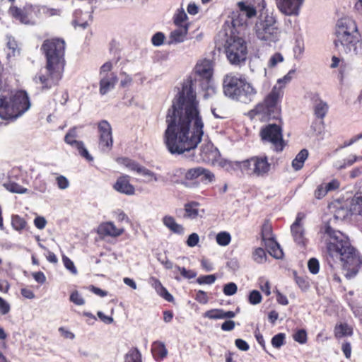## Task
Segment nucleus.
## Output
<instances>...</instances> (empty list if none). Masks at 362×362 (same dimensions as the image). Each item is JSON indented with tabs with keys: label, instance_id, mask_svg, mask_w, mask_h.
I'll return each instance as SVG.
<instances>
[{
	"label": "nucleus",
	"instance_id": "f3484780",
	"mask_svg": "<svg viewBox=\"0 0 362 362\" xmlns=\"http://www.w3.org/2000/svg\"><path fill=\"white\" fill-rule=\"evenodd\" d=\"M112 187L115 191L123 194L130 196L135 194V187L131 183V177L128 175L122 174L119 176Z\"/></svg>",
	"mask_w": 362,
	"mask_h": 362
},
{
	"label": "nucleus",
	"instance_id": "4c0bfd02",
	"mask_svg": "<svg viewBox=\"0 0 362 362\" xmlns=\"http://www.w3.org/2000/svg\"><path fill=\"white\" fill-rule=\"evenodd\" d=\"M124 362H142L141 354L136 347L132 348L124 356Z\"/></svg>",
	"mask_w": 362,
	"mask_h": 362
},
{
	"label": "nucleus",
	"instance_id": "e2e57ef3",
	"mask_svg": "<svg viewBox=\"0 0 362 362\" xmlns=\"http://www.w3.org/2000/svg\"><path fill=\"white\" fill-rule=\"evenodd\" d=\"M112 64L110 62H107L103 64L100 69V76H103L105 75H108L109 74H112Z\"/></svg>",
	"mask_w": 362,
	"mask_h": 362
},
{
	"label": "nucleus",
	"instance_id": "bf43d9fd",
	"mask_svg": "<svg viewBox=\"0 0 362 362\" xmlns=\"http://www.w3.org/2000/svg\"><path fill=\"white\" fill-rule=\"evenodd\" d=\"M175 268L177 269L181 274V275L186 279H192L196 276V273L192 270H187L185 267H181L178 265H175Z\"/></svg>",
	"mask_w": 362,
	"mask_h": 362
},
{
	"label": "nucleus",
	"instance_id": "58836bf2",
	"mask_svg": "<svg viewBox=\"0 0 362 362\" xmlns=\"http://www.w3.org/2000/svg\"><path fill=\"white\" fill-rule=\"evenodd\" d=\"M337 67H339V74L341 77L347 68V64L344 61V59H340L336 56H333L332 57V63L330 64V68L335 69Z\"/></svg>",
	"mask_w": 362,
	"mask_h": 362
},
{
	"label": "nucleus",
	"instance_id": "37998d69",
	"mask_svg": "<svg viewBox=\"0 0 362 362\" xmlns=\"http://www.w3.org/2000/svg\"><path fill=\"white\" fill-rule=\"evenodd\" d=\"M286 334L284 333H279L274 335L271 341L272 345L276 349H279L286 343Z\"/></svg>",
	"mask_w": 362,
	"mask_h": 362
},
{
	"label": "nucleus",
	"instance_id": "a19ab883",
	"mask_svg": "<svg viewBox=\"0 0 362 362\" xmlns=\"http://www.w3.org/2000/svg\"><path fill=\"white\" fill-rule=\"evenodd\" d=\"M216 240L219 245L227 246L231 241V236L228 232H220L216 235Z\"/></svg>",
	"mask_w": 362,
	"mask_h": 362
},
{
	"label": "nucleus",
	"instance_id": "5fc2aeb1",
	"mask_svg": "<svg viewBox=\"0 0 362 362\" xmlns=\"http://www.w3.org/2000/svg\"><path fill=\"white\" fill-rule=\"evenodd\" d=\"M216 277L214 274L200 276L197 278V282L199 284H212L215 282Z\"/></svg>",
	"mask_w": 362,
	"mask_h": 362
},
{
	"label": "nucleus",
	"instance_id": "cd10ccee",
	"mask_svg": "<svg viewBox=\"0 0 362 362\" xmlns=\"http://www.w3.org/2000/svg\"><path fill=\"white\" fill-rule=\"evenodd\" d=\"M237 6L238 10L248 19L253 18L257 16V9L251 3L243 1H238Z\"/></svg>",
	"mask_w": 362,
	"mask_h": 362
},
{
	"label": "nucleus",
	"instance_id": "774afa93",
	"mask_svg": "<svg viewBox=\"0 0 362 362\" xmlns=\"http://www.w3.org/2000/svg\"><path fill=\"white\" fill-rule=\"evenodd\" d=\"M199 237L198 234L193 233L188 236L186 243L189 247H193L199 243Z\"/></svg>",
	"mask_w": 362,
	"mask_h": 362
},
{
	"label": "nucleus",
	"instance_id": "4468645a",
	"mask_svg": "<svg viewBox=\"0 0 362 362\" xmlns=\"http://www.w3.org/2000/svg\"><path fill=\"white\" fill-rule=\"evenodd\" d=\"M304 0H276L279 11L288 16H297L300 13Z\"/></svg>",
	"mask_w": 362,
	"mask_h": 362
},
{
	"label": "nucleus",
	"instance_id": "ddd939ff",
	"mask_svg": "<svg viewBox=\"0 0 362 362\" xmlns=\"http://www.w3.org/2000/svg\"><path fill=\"white\" fill-rule=\"evenodd\" d=\"M9 14L15 19L24 24H33L35 16V8L32 5H25L23 8L16 6H11Z\"/></svg>",
	"mask_w": 362,
	"mask_h": 362
},
{
	"label": "nucleus",
	"instance_id": "72a5a7b5",
	"mask_svg": "<svg viewBox=\"0 0 362 362\" xmlns=\"http://www.w3.org/2000/svg\"><path fill=\"white\" fill-rule=\"evenodd\" d=\"M353 334V329L346 323H341L334 327V336L336 338H341L345 336H351Z\"/></svg>",
	"mask_w": 362,
	"mask_h": 362
},
{
	"label": "nucleus",
	"instance_id": "0e129e2a",
	"mask_svg": "<svg viewBox=\"0 0 362 362\" xmlns=\"http://www.w3.org/2000/svg\"><path fill=\"white\" fill-rule=\"evenodd\" d=\"M354 210H356L358 214L362 215V193L356 195L353 199Z\"/></svg>",
	"mask_w": 362,
	"mask_h": 362
},
{
	"label": "nucleus",
	"instance_id": "39448f33",
	"mask_svg": "<svg viewBox=\"0 0 362 362\" xmlns=\"http://www.w3.org/2000/svg\"><path fill=\"white\" fill-rule=\"evenodd\" d=\"M283 97L281 87L274 86L264 100L258 103L247 115L250 119L256 117L262 122L271 120H281V107L279 103Z\"/></svg>",
	"mask_w": 362,
	"mask_h": 362
},
{
	"label": "nucleus",
	"instance_id": "69168bd1",
	"mask_svg": "<svg viewBox=\"0 0 362 362\" xmlns=\"http://www.w3.org/2000/svg\"><path fill=\"white\" fill-rule=\"evenodd\" d=\"M296 282L303 291H306L310 287L309 281L303 276H296Z\"/></svg>",
	"mask_w": 362,
	"mask_h": 362
},
{
	"label": "nucleus",
	"instance_id": "c756f323",
	"mask_svg": "<svg viewBox=\"0 0 362 362\" xmlns=\"http://www.w3.org/2000/svg\"><path fill=\"white\" fill-rule=\"evenodd\" d=\"M163 223L173 233L180 235L184 233V227L178 224L174 217L168 215L165 216L163 218Z\"/></svg>",
	"mask_w": 362,
	"mask_h": 362
},
{
	"label": "nucleus",
	"instance_id": "2eb2a0df",
	"mask_svg": "<svg viewBox=\"0 0 362 362\" xmlns=\"http://www.w3.org/2000/svg\"><path fill=\"white\" fill-rule=\"evenodd\" d=\"M303 216L298 214L295 221L291 226V233L294 242L299 246L305 247L308 240L305 235V229L302 224Z\"/></svg>",
	"mask_w": 362,
	"mask_h": 362
},
{
	"label": "nucleus",
	"instance_id": "423d86ee",
	"mask_svg": "<svg viewBox=\"0 0 362 362\" xmlns=\"http://www.w3.org/2000/svg\"><path fill=\"white\" fill-rule=\"evenodd\" d=\"M223 88L225 95L243 103L253 100L257 93L253 85L241 74L229 73L224 76Z\"/></svg>",
	"mask_w": 362,
	"mask_h": 362
},
{
	"label": "nucleus",
	"instance_id": "dca6fc26",
	"mask_svg": "<svg viewBox=\"0 0 362 362\" xmlns=\"http://www.w3.org/2000/svg\"><path fill=\"white\" fill-rule=\"evenodd\" d=\"M76 136H77V134H76V131L75 128L71 129L69 130V132L65 135L64 141L67 144L71 146L72 147L76 148L78 150L79 154L82 157L85 158L88 160H92L93 158L89 154L87 149L85 148L83 141H77L76 139Z\"/></svg>",
	"mask_w": 362,
	"mask_h": 362
},
{
	"label": "nucleus",
	"instance_id": "a211bd4d",
	"mask_svg": "<svg viewBox=\"0 0 362 362\" xmlns=\"http://www.w3.org/2000/svg\"><path fill=\"white\" fill-rule=\"evenodd\" d=\"M309 98L313 103L315 116L318 119H323L328 112V104L321 99L319 93H310Z\"/></svg>",
	"mask_w": 362,
	"mask_h": 362
},
{
	"label": "nucleus",
	"instance_id": "bb28decb",
	"mask_svg": "<svg viewBox=\"0 0 362 362\" xmlns=\"http://www.w3.org/2000/svg\"><path fill=\"white\" fill-rule=\"evenodd\" d=\"M151 353L156 361H160L167 356L168 350L164 343L158 341L152 344Z\"/></svg>",
	"mask_w": 362,
	"mask_h": 362
},
{
	"label": "nucleus",
	"instance_id": "680f3d73",
	"mask_svg": "<svg viewBox=\"0 0 362 362\" xmlns=\"http://www.w3.org/2000/svg\"><path fill=\"white\" fill-rule=\"evenodd\" d=\"M140 175H142L144 176L148 177V180L149 182H151V181L156 182L158 180V177L157 175L155 173H153V171L147 169L144 166L143 167Z\"/></svg>",
	"mask_w": 362,
	"mask_h": 362
},
{
	"label": "nucleus",
	"instance_id": "20e7f679",
	"mask_svg": "<svg viewBox=\"0 0 362 362\" xmlns=\"http://www.w3.org/2000/svg\"><path fill=\"white\" fill-rule=\"evenodd\" d=\"M334 36L333 43L337 49H339L341 47L345 53L357 52L361 37L357 25L352 18H339L335 25Z\"/></svg>",
	"mask_w": 362,
	"mask_h": 362
},
{
	"label": "nucleus",
	"instance_id": "f704fd0d",
	"mask_svg": "<svg viewBox=\"0 0 362 362\" xmlns=\"http://www.w3.org/2000/svg\"><path fill=\"white\" fill-rule=\"evenodd\" d=\"M3 186L8 191L12 193L25 194L28 191L27 188L11 180H8V182L4 183Z\"/></svg>",
	"mask_w": 362,
	"mask_h": 362
},
{
	"label": "nucleus",
	"instance_id": "a18cd8bd",
	"mask_svg": "<svg viewBox=\"0 0 362 362\" xmlns=\"http://www.w3.org/2000/svg\"><path fill=\"white\" fill-rule=\"evenodd\" d=\"M284 60L283 55L280 52H276L271 56L268 61V67L273 69L277 66L278 64L282 62Z\"/></svg>",
	"mask_w": 362,
	"mask_h": 362
},
{
	"label": "nucleus",
	"instance_id": "f257e3e1",
	"mask_svg": "<svg viewBox=\"0 0 362 362\" xmlns=\"http://www.w3.org/2000/svg\"><path fill=\"white\" fill-rule=\"evenodd\" d=\"M163 143L171 154L180 155L195 149L204 135V121L191 77L182 84L165 116Z\"/></svg>",
	"mask_w": 362,
	"mask_h": 362
},
{
	"label": "nucleus",
	"instance_id": "e433bc0d",
	"mask_svg": "<svg viewBox=\"0 0 362 362\" xmlns=\"http://www.w3.org/2000/svg\"><path fill=\"white\" fill-rule=\"evenodd\" d=\"M260 235L263 243L267 242L269 238H274L272 236V226L269 220H265L263 223Z\"/></svg>",
	"mask_w": 362,
	"mask_h": 362
},
{
	"label": "nucleus",
	"instance_id": "9d476101",
	"mask_svg": "<svg viewBox=\"0 0 362 362\" xmlns=\"http://www.w3.org/2000/svg\"><path fill=\"white\" fill-rule=\"evenodd\" d=\"M263 144H269L271 148L276 152H282L286 146L284 139L283 129L277 124H268L261 127L259 133Z\"/></svg>",
	"mask_w": 362,
	"mask_h": 362
},
{
	"label": "nucleus",
	"instance_id": "393cba45",
	"mask_svg": "<svg viewBox=\"0 0 362 362\" xmlns=\"http://www.w3.org/2000/svg\"><path fill=\"white\" fill-rule=\"evenodd\" d=\"M264 244L269 254L274 258L281 259L284 257L283 250L274 238H269Z\"/></svg>",
	"mask_w": 362,
	"mask_h": 362
},
{
	"label": "nucleus",
	"instance_id": "a878e982",
	"mask_svg": "<svg viewBox=\"0 0 362 362\" xmlns=\"http://www.w3.org/2000/svg\"><path fill=\"white\" fill-rule=\"evenodd\" d=\"M231 23L233 28L232 31H234L237 33L238 31V28L245 29L247 27L248 18H247L241 12L238 10L236 11H233L231 14Z\"/></svg>",
	"mask_w": 362,
	"mask_h": 362
},
{
	"label": "nucleus",
	"instance_id": "09e8293b",
	"mask_svg": "<svg viewBox=\"0 0 362 362\" xmlns=\"http://www.w3.org/2000/svg\"><path fill=\"white\" fill-rule=\"evenodd\" d=\"M262 297L259 291L252 290L248 295V302L251 305H257L262 302Z\"/></svg>",
	"mask_w": 362,
	"mask_h": 362
},
{
	"label": "nucleus",
	"instance_id": "473e14b6",
	"mask_svg": "<svg viewBox=\"0 0 362 362\" xmlns=\"http://www.w3.org/2000/svg\"><path fill=\"white\" fill-rule=\"evenodd\" d=\"M154 288L157 293L168 302L174 300L173 296L168 292L165 287L163 286L159 280H156L154 283Z\"/></svg>",
	"mask_w": 362,
	"mask_h": 362
},
{
	"label": "nucleus",
	"instance_id": "49530a36",
	"mask_svg": "<svg viewBox=\"0 0 362 362\" xmlns=\"http://www.w3.org/2000/svg\"><path fill=\"white\" fill-rule=\"evenodd\" d=\"M201 167H196L189 169L185 175V179L187 180H194L201 177Z\"/></svg>",
	"mask_w": 362,
	"mask_h": 362
},
{
	"label": "nucleus",
	"instance_id": "4be33fe9",
	"mask_svg": "<svg viewBox=\"0 0 362 362\" xmlns=\"http://www.w3.org/2000/svg\"><path fill=\"white\" fill-rule=\"evenodd\" d=\"M118 81L117 76L115 73L109 74L100 76L99 82V92L101 95L107 94L110 90L113 89Z\"/></svg>",
	"mask_w": 362,
	"mask_h": 362
},
{
	"label": "nucleus",
	"instance_id": "6ab92c4d",
	"mask_svg": "<svg viewBox=\"0 0 362 362\" xmlns=\"http://www.w3.org/2000/svg\"><path fill=\"white\" fill-rule=\"evenodd\" d=\"M340 187V182L337 179H333L328 183L319 185L315 190L314 195L317 199L324 198L329 192L337 190Z\"/></svg>",
	"mask_w": 362,
	"mask_h": 362
},
{
	"label": "nucleus",
	"instance_id": "5701e85b",
	"mask_svg": "<svg viewBox=\"0 0 362 362\" xmlns=\"http://www.w3.org/2000/svg\"><path fill=\"white\" fill-rule=\"evenodd\" d=\"M200 204L195 201L189 202L184 205L183 214L182 218L184 219L194 220L199 216Z\"/></svg>",
	"mask_w": 362,
	"mask_h": 362
},
{
	"label": "nucleus",
	"instance_id": "338daca9",
	"mask_svg": "<svg viewBox=\"0 0 362 362\" xmlns=\"http://www.w3.org/2000/svg\"><path fill=\"white\" fill-rule=\"evenodd\" d=\"M57 186L61 189H66L69 185L67 178L63 175H59L56 178Z\"/></svg>",
	"mask_w": 362,
	"mask_h": 362
},
{
	"label": "nucleus",
	"instance_id": "7c9ffc66",
	"mask_svg": "<svg viewBox=\"0 0 362 362\" xmlns=\"http://www.w3.org/2000/svg\"><path fill=\"white\" fill-rule=\"evenodd\" d=\"M308 151L305 148L302 149L292 161V167L295 170H300L303 168L305 161L308 157Z\"/></svg>",
	"mask_w": 362,
	"mask_h": 362
},
{
	"label": "nucleus",
	"instance_id": "9b49d317",
	"mask_svg": "<svg viewBox=\"0 0 362 362\" xmlns=\"http://www.w3.org/2000/svg\"><path fill=\"white\" fill-rule=\"evenodd\" d=\"M214 62L211 59L199 60L194 69V81L200 83L202 89H206L211 82L214 75Z\"/></svg>",
	"mask_w": 362,
	"mask_h": 362
},
{
	"label": "nucleus",
	"instance_id": "1a4fd4ad",
	"mask_svg": "<svg viewBox=\"0 0 362 362\" xmlns=\"http://www.w3.org/2000/svg\"><path fill=\"white\" fill-rule=\"evenodd\" d=\"M235 165L243 173L257 177L266 176L271 169L266 155L252 156L243 161H236Z\"/></svg>",
	"mask_w": 362,
	"mask_h": 362
},
{
	"label": "nucleus",
	"instance_id": "ea45409f",
	"mask_svg": "<svg viewBox=\"0 0 362 362\" xmlns=\"http://www.w3.org/2000/svg\"><path fill=\"white\" fill-rule=\"evenodd\" d=\"M11 225L16 230L21 231L25 228L27 222L23 217L16 214L11 217Z\"/></svg>",
	"mask_w": 362,
	"mask_h": 362
},
{
	"label": "nucleus",
	"instance_id": "8fccbe9b",
	"mask_svg": "<svg viewBox=\"0 0 362 362\" xmlns=\"http://www.w3.org/2000/svg\"><path fill=\"white\" fill-rule=\"evenodd\" d=\"M222 309H211L203 314V317L211 320L221 319Z\"/></svg>",
	"mask_w": 362,
	"mask_h": 362
},
{
	"label": "nucleus",
	"instance_id": "864d4df0",
	"mask_svg": "<svg viewBox=\"0 0 362 362\" xmlns=\"http://www.w3.org/2000/svg\"><path fill=\"white\" fill-rule=\"evenodd\" d=\"M69 300L76 305H83L85 304L84 298L81 296L78 291H74L71 293Z\"/></svg>",
	"mask_w": 362,
	"mask_h": 362
},
{
	"label": "nucleus",
	"instance_id": "f8f14e48",
	"mask_svg": "<svg viewBox=\"0 0 362 362\" xmlns=\"http://www.w3.org/2000/svg\"><path fill=\"white\" fill-rule=\"evenodd\" d=\"M98 146L103 151H109L113 145L112 130L110 124L105 119L97 123Z\"/></svg>",
	"mask_w": 362,
	"mask_h": 362
},
{
	"label": "nucleus",
	"instance_id": "3c124183",
	"mask_svg": "<svg viewBox=\"0 0 362 362\" xmlns=\"http://www.w3.org/2000/svg\"><path fill=\"white\" fill-rule=\"evenodd\" d=\"M6 45L7 47L11 50V52L8 53V57L11 56L14 57L17 52H19L18 49V43L13 37H8Z\"/></svg>",
	"mask_w": 362,
	"mask_h": 362
},
{
	"label": "nucleus",
	"instance_id": "6e6d98bb",
	"mask_svg": "<svg viewBox=\"0 0 362 362\" xmlns=\"http://www.w3.org/2000/svg\"><path fill=\"white\" fill-rule=\"evenodd\" d=\"M62 262L64 267L73 274L77 273V269L73 261L66 255L62 256Z\"/></svg>",
	"mask_w": 362,
	"mask_h": 362
},
{
	"label": "nucleus",
	"instance_id": "f03ea898",
	"mask_svg": "<svg viewBox=\"0 0 362 362\" xmlns=\"http://www.w3.org/2000/svg\"><path fill=\"white\" fill-rule=\"evenodd\" d=\"M324 234L327 235L326 259L331 267L341 262L344 269L347 271L346 276H354L362 264V258L357 250L351 245L347 235L326 224Z\"/></svg>",
	"mask_w": 362,
	"mask_h": 362
},
{
	"label": "nucleus",
	"instance_id": "c85d7f7f",
	"mask_svg": "<svg viewBox=\"0 0 362 362\" xmlns=\"http://www.w3.org/2000/svg\"><path fill=\"white\" fill-rule=\"evenodd\" d=\"M188 28V24L185 23L183 27H179V28L172 31L169 37V43H178L183 42L187 35Z\"/></svg>",
	"mask_w": 362,
	"mask_h": 362
},
{
	"label": "nucleus",
	"instance_id": "c03bdc74",
	"mask_svg": "<svg viewBox=\"0 0 362 362\" xmlns=\"http://www.w3.org/2000/svg\"><path fill=\"white\" fill-rule=\"evenodd\" d=\"M293 338L294 341L298 342L299 344H305L308 341V334L306 330L304 329L297 330L293 334Z\"/></svg>",
	"mask_w": 362,
	"mask_h": 362
},
{
	"label": "nucleus",
	"instance_id": "b1692460",
	"mask_svg": "<svg viewBox=\"0 0 362 362\" xmlns=\"http://www.w3.org/2000/svg\"><path fill=\"white\" fill-rule=\"evenodd\" d=\"M218 152L216 149H214L212 144H207L202 146L200 151V156L202 160L206 163H214L217 160Z\"/></svg>",
	"mask_w": 362,
	"mask_h": 362
},
{
	"label": "nucleus",
	"instance_id": "4d7b16f0",
	"mask_svg": "<svg viewBox=\"0 0 362 362\" xmlns=\"http://www.w3.org/2000/svg\"><path fill=\"white\" fill-rule=\"evenodd\" d=\"M165 38V35L163 33L158 32L153 35L151 42L154 46H160L163 44Z\"/></svg>",
	"mask_w": 362,
	"mask_h": 362
},
{
	"label": "nucleus",
	"instance_id": "0eeeda50",
	"mask_svg": "<svg viewBox=\"0 0 362 362\" xmlns=\"http://www.w3.org/2000/svg\"><path fill=\"white\" fill-rule=\"evenodd\" d=\"M224 47L226 57L231 64H245L248 54V46L247 42L240 35V31L237 33L231 31L226 40Z\"/></svg>",
	"mask_w": 362,
	"mask_h": 362
},
{
	"label": "nucleus",
	"instance_id": "aec40b11",
	"mask_svg": "<svg viewBox=\"0 0 362 362\" xmlns=\"http://www.w3.org/2000/svg\"><path fill=\"white\" fill-rule=\"evenodd\" d=\"M124 228H118L113 222L108 221L100 224L98 228V233L102 236L118 237L123 234Z\"/></svg>",
	"mask_w": 362,
	"mask_h": 362
},
{
	"label": "nucleus",
	"instance_id": "6e6552de",
	"mask_svg": "<svg viewBox=\"0 0 362 362\" xmlns=\"http://www.w3.org/2000/svg\"><path fill=\"white\" fill-rule=\"evenodd\" d=\"M257 37L265 45H271L279 40L280 30L276 25V20L272 15L267 14L255 24Z\"/></svg>",
	"mask_w": 362,
	"mask_h": 362
},
{
	"label": "nucleus",
	"instance_id": "79ce46f5",
	"mask_svg": "<svg viewBox=\"0 0 362 362\" xmlns=\"http://www.w3.org/2000/svg\"><path fill=\"white\" fill-rule=\"evenodd\" d=\"M201 182L203 183H210L214 181L215 175L214 174L209 170L206 169L203 167H201Z\"/></svg>",
	"mask_w": 362,
	"mask_h": 362
},
{
	"label": "nucleus",
	"instance_id": "c9c22d12",
	"mask_svg": "<svg viewBox=\"0 0 362 362\" xmlns=\"http://www.w3.org/2000/svg\"><path fill=\"white\" fill-rule=\"evenodd\" d=\"M252 259L257 264L265 263L267 260V255L262 247H255L252 252Z\"/></svg>",
	"mask_w": 362,
	"mask_h": 362
},
{
	"label": "nucleus",
	"instance_id": "de8ad7c7",
	"mask_svg": "<svg viewBox=\"0 0 362 362\" xmlns=\"http://www.w3.org/2000/svg\"><path fill=\"white\" fill-rule=\"evenodd\" d=\"M187 19V14L183 10H182L174 16L173 22L177 27H183Z\"/></svg>",
	"mask_w": 362,
	"mask_h": 362
},
{
	"label": "nucleus",
	"instance_id": "7ed1b4c3",
	"mask_svg": "<svg viewBox=\"0 0 362 362\" xmlns=\"http://www.w3.org/2000/svg\"><path fill=\"white\" fill-rule=\"evenodd\" d=\"M40 52L45 59V73L40 74L35 80L42 90H47L58 86L62 79L66 64V42L60 37L46 39L41 45Z\"/></svg>",
	"mask_w": 362,
	"mask_h": 362
},
{
	"label": "nucleus",
	"instance_id": "13d9d810",
	"mask_svg": "<svg viewBox=\"0 0 362 362\" xmlns=\"http://www.w3.org/2000/svg\"><path fill=\"white\" fill-rule=\"evenodd\" d=\"M237 290H238L237 285L235 283L231 282V283H228V284H226L223 286V291L224 294L226 296H232V295H234L237 292Z\"/></svg>",
	"mask_w": 362,
	"mask_h": 362
},
{
	"label": "nucleus",
	"instance_id": "412c9836",
	"mask_svg": "<svg viewBox=\"0 0 362 362\" xmlns=\"http://www.w3.org/2000/svg\"><path fill=\"white\" fill-rule=\"evenodd\" d=\"M329 211L337 220H343L349 215V210L344 202L334 200L329 204Z\"/></svg>",
	"mask_w": 362,
	"mask_h": 362
},
{
	"label": "nucleus",
	"instance_id": "052dcab7",
	"mask_svg": "<svg viewBox=\"0 0 362 362\" xmlns=\"http://www.w3.org/2000/svg\"><path fill=\"white\" fill-rule=\"evenodd\" d=\"M194 299L201 304H206L209 301L206 292L202 290L197 291Z\"/></svg>",
	"mask_w": 362,
	"mask_h": 362
},
{
	"label": "nucleus",
	"instance_id": "603ef678",
	"mask_svg": "<svg viewBox=\"0 0 362 362\" xmlns=\"http://www.w3.org/2000/svg\"><path fill=\"white\" fill-rule=\"evenodd\" d=\"M309 272L313 274H317L320 270V263L316 258H310L308 262Z\"/></svg>",
	"mask_w": 362,
	"mask_h": 362
},
{
	"label": "nucleus",
	"instance_id": "2f4dec72",
	"mask_svg": "<svg viewBox=\"0 0 362 362\" xmlns=\"http://www.w3.org/2000/svg\"><path fill=\"white\" fill-rule=\"evenodd\" d=\"M117 162L127 168L129 170L136 172L139 174L141 173L144 167L141 165L138 162L127 157L118 158Z\"/></svg>",
	"mask_w": 362,
	"mask_h": 362
}]
</instances>
